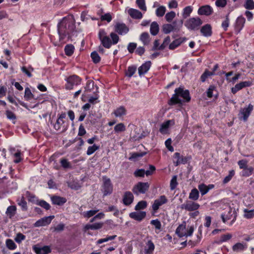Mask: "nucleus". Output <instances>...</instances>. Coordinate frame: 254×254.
<instances>
[{
	"label": "nucleus",
	"mask_w": 254,
	"mask_h": 254,
	"mask_svg": "<svg viewBox=\"0 0 254 254\" xmlns=\"http://www.w3.org/2000/svg\"><path fill=\"white\" fill-rule=\"evenodd\" d=\"M68 187L74 190H78L81 186L78 181H72L68 183Z\"/></svg>",
	"instance_id": "obj_47"
},
{
	"label": "nucleus",
	"mask_w": 254,
	"mask_h": 254,
	"mask_svg": "<svg viewBox=\"0 0 254 254\" xmlns=\"http://www.w3.org/2000/svg\"><path fill=\"white\" fill-rule=\"evenodd\" d=\"M91 58L94 64H98L101 61V58L96 51H93L91 53Z\"/></svg>",
	"instance_id": "obj_50"
},
{
	"label": "nucleus",
	"mask_w": 254,
	"mask_h": 254,
	"mask_svg": "<svg viewBox=\"0 0 254 254\" xmlns=\"http://www.w3.org/2000/svg\"><path fill=\"white\" fill-rule=\"evenodd\" d=\"M246 22L245 18L243 16H239L236 20L235 23V31L238 33L243 29Z\"/></svg>",
	"instance_id": "obj_19"
},
{
	"label": "nucleus",
	"mask_w": 254,
	"mask_h": 254,
	"mask_svg": "<svg viewBox=\"0 0 254 254\" xmlns=\"http://www.w3.org/2000/svg\"><path fill=\"white\" fill-rule=\"evenodd\" d=\"M159 30V25L156 22H153L150 25V32L153 35H156Z\"/></svg>",
	"instance_id": "obj_36"
},
{
	"label": "nucleus",
	"mask_w": 254,
	"mask_h": 254,
	"mask_svg": "<svg viewBox=\"0 0 254 254\" xmlns=\"http://www.w3.org/2000/svg\"><path fill=\"white\" fill-rule=\"evenodd\" d=\"M24 97L25 100L26 101H30L32 99H36V98L34 97L33 94L31 92V90L28 87H26L25 89Z\"/></svg>",
	"instance_id": "obj_37"
},
{
	"label": "nucleus",
	"mask_w": 254,
	"mask_h": 254,
	"mask_svg": "<svg viewBox=\"0 0 254 254\" xmlns=\"http://www.w3.org/2000/svg\"><path fill=\"white\" fill-rule=\"evenodd\" d=\"M183 19L173 21L172 25H173L174 30H179L183 26Z\"/></svg>",
	"instance_id": "obj_53"
},
{
	"label": "nucleus",
	"mask_w": 254,
	"mask_h": 254,
	"mask_svg": "<svg viewBox=\"0 0 254 254\" xmlns=\"http://www.w3.org/2000/svg\"><path fill=\"white\" fill-rule=\"evenodd\" d=\"M22 155V153L20 150H16V153H14V156H13L15 158L13 162L15 163L20 162L23 160V158L21 157Z\"/></svg>",
	"instance_id": "obj_54"
},
{
	"label": "nucleus",
	"mask_w": 254,
	"mask_h": 254,
	"mask_svg": "<svg viewBox=\"0 0 254 254\" xmlns=\"http://www.w3.org/2000/svg\"><path fill=\"white\" fill-rule=\"evenodd\" d=\"M133 199L134 197L132 192L129 191H126L123 196V203L125 205L128 206L132 203Z\"/></svg>",
	"instance_id": "obj_20"
},
{
	"label": "nucleus",
	"mask_w": 254,
	"mask_h": 254,
	"mask_svg": "<svg viewBox=\"0 0 254 254\" xmlns=\"http://www.w3.org/2000/svg\"><path fill=\"white\" fill-rule=\"evenodd\" d=\"M65 121L61 120L60 119H57L56 122L54 125V128L55 130L58 131L61 128L63 127V132L66 131L67 129V126L64 125Z\"/></svg>",
	"instance_id": "obj_26"
},
{
	"label": "nucleus",
	"mask_w": 254,
	"mask_h": 254,
	"mask_svg": "<svg viewBox=\"0 0 254 254\" xmlns=\"http://www.w3.org/2000/svg\"><path fill=\"white\" fill-rule=\"evenodd\" d=\"M36 204L45 209L46 210H49L51 208V206L49 203H48L44 200H39L36 203Z\"/></svg>",
	"instance_id": "obj_60"
},
{
	"label": "nucleus",
	"mask_w": 254,
	"mask_h": 254,
	"mask_svg": "<svg viewBox=\"0 0 254 254\" xmlns=\"http://www.w3.org/2000/svg\"><path fill=\"white\" fill-rule=\"evenodd\" d=\"M136 4L138 8L141 10L144 11H146L147 10L145 0H136Z\"/></svg>",
	"instance_id": "obj_52"
},
{
	"label": "nucleus",
	"mask_w": 254,
	"mask_h": 254,
	"mask_svg": "<svg viewBox=\"0 0 254 254\" xmlns=\"http://www.w3.org/2000/svg\"><path fill=\"white\" fill-rule=\"evenodd\" d=\"M74 47L72 44L66 45L64 47V53L65 54L68 56H71L74 52Z\"/></svg>",
	"instance_id": "obj_38"
},
{
	"label": "nucleus",
	"mask_w": 254,
	"mask_h": 254,
	"mask_svg": "<svg viewBox=\"0 0 254 254\" xmlns=\"http://www.w3.org/2000/svg\"><path fill=\"white\" fill-rule=\"evenodd\" d=\"M149 35L147 32L142 33L140 37V40L142 42L144 45H147L149 43Z\"/></svg>",
	"instance_id": "obj_56"
},
{
	"label": "nucleus",
	"mask_w": 254,
	"mask_h": 254,
	"mask_svg": "<svg viewBox=\"0 0 254 254\" xmlns=\"http://www.w3.org/2000/svg\"><path fill=\"white\" fill-rule=\"evenodd\" d=\"M16 207L15 205H10L6 209V214L9 218H12L16 213Z\"/></svg>",
	"instance_id": "obj_32"
},
{
	"label": "nucleus",
	"mask_w": 254,
	"mask_h": 254,
	"mask_svg": "<svg viewBox=\"0 0 254 254\" xmlns=\"http://www.w3.org/2000/svg\"><path fill=\"white\" fill-rule=\"evenodd\" d=\"M193 10V7L190 6H187L185 7L183 10L182 12V16L184 19H186L189 17Z\"/></svg>",
	"instance_id": "obj_40"
},
{
	"label": "nucleus",
	"mask_w": 254,
	"mask_h": 254,
	"mask_svg": "<svg viewBox=\"0 0 254 254\" xmlns=\"http://www.w3.org/2000/svg\"><path fill=\"white\" fill-rule=\"evenodd\" d=\"M146 213L145 211L132 212L129 213V217L138 221H142L146 216Z\"/></svg>",
	"instance_id": "obj_17"
},
{
	"label": "nucleus",
	"mask_w": 254,
	"mask_h": 254,
	"mask_svg": "<svg viewBox=\"0 0 254 254\" xmlns=\"http://www.w3.org/2000/svg\"><path fill=\"white\" fill-rule=\"evenodd\" d=\"M171 122H173L174 124V120H167L162 124L159 129L160 132L162 134H166L167 132Z\"/></svg>",
	"instance_id": "obj_29"
},
{
	"label": "nucleus",
	"mask_w": 254,
	"mask_h": 254,
	"mask_svg": "<svg viewBox=\"0 0 254 254\" xmlns=\"http://www.w3.org/2000/svg\"><path fill=\"white\" fill-rule=\"evenodd\" d=\"M199 195V193L198 190L196 188H194L191 190L190 193L189 198L193 201H195L198 199Z\"/></svg>",
	"instance_id": "obj_39"
},
{
	"label": "nucleus",
	"mask_w": 254,
	"mask_h": 254,
	"mask_svg": "<svg viewBox=\"0 0 254 254\" xmlns=\"http://www.w3.org/2000/svg\"><path fill=\"white\" fill-rule=\"evenodd\" d=\"M212 75H213V73L210 72V71L206 69L200 76V80L202 82H204L208 78L210 77Z\"/></svg>",
	"instance_id": "obj_44"
},
{
	"label": "nucleus",
	"mask_w": 254,
	"mask_h": 254,
	"mask_svg": "<svg viewBox=\"0 0 254 254\" xmlns=\"http://www.w3.org/2000/svg\"><path fill=\"white\" fill-rule=\"evenodd\" d=\"M102 46L106 49H110L112 45V41L109 37H104L100 40Z\"/></svg>",
	"instance_id": "obj_33"
},
{
	"label": "nucleus",
	"mask_w": 254,
	"mask_h": 254,
	"mask_svg": "<svg viewBox=\"0 0 254 254\" xmlns=\"http://www.w3.org/2000/svg\"><path fill=\"white\" fill-rule=\"evenodd\" d=\"M60 162L61 165V167L64 169H71L72 166L68 160L65 158H62L60 159Z\"/></svg>",
	"instance_id": "obj_41"
},
{
	"label": "nucleus",
	"mask_w": 254,
	"mask_h": 254,
	"mask_svg": "<svg viewBox=\"0 0 254 254\" xmlns=\"http://www.w3.org/2000/svg\"><path fill=\"white\" fill-rule=\"evenodd\" d=\"M149 186L148 182H138L133 187L132 191L136 195L144 194L148 190Z\"/></svg>",
	"instance_id": "obj_7"
},
{
	"label": "nucleus",
	"mask_w": 254,
	"mask_h": 254,
	"mask_svg": "<svg viewBox=\"0 0 254 254\" xmlns=\"http://www.w3.org/2000/svg\"><path fill=\"white\" fill-rule=\"evenodd\" d=\"M235 171L232 170L229 172V174L228 176H226L223 181V183L225 184L230 182L232 179L233 177L235 175Z\"/></svg>",
	"instance_id": "obj_59"
},
{
	"label": "nucleus",
	"mask_w": 254,
	"mask_h": 254,
	"mask_svg": "<svg viewBox=\"0 0 254 254\" xmlns=\"http://www.w3.org/2000/svg\"><path fill=\"white\" fill-rule=\"evenodd\" d=\"M214 188L213 184H209L208 186L205 184L202 183L198 186V189L199 190L201 195L206 194L210 190H211Z\"/></svg>",
	"instance_id": "obj_25"
},
{
	"label": "nucleus",
	"mask_w": 254,
	"mask_h": 254,
	"mask_svg": "<svg viewBox=\"0 0 254 254\" xmlns=\"http://www.w3.org/2000/svg\"><path fill=\"white\" fill-rule=\"evenodd\" d=\"M5 245L6 247L10 250H14L17 248V245L14 241L10 239H7L6 240Z\"/></svg>",
	"instance_id": "obj_46"
},
{
	"label": "nucleus",
	"mask_w": 254,
	"mask_h": 254,
	"mask_svg": "<svg viewBox=\"0 0 254 254\" xmlns=\"http://www.w3.org/2000/svg\"><path fill=\"white\" fill-rule=\"evenodd\" d=\"M51 199L53 204L59 206L64 205L67 201L66 198L58 195H54Z\"/></svg>",
	"instance_id": "obj_21"
},
{
	"label": "nucleus",
	"mask_w": 254,
	"mask_h": 254,
	"mask_svg": "<svg viewBox=\"0 0 254 254\" xmlns=\"http://www.w3.org/2000/svg\"><path fill=\"white\" fill-rule=\"evenodd\" d=\"M100 146L95 144H94L92 146H90L88 147L86 151L87 155H91L94 153L96 150L99 149Z\"/></svg>",
	"instance_id": "obj_51"
},
{
	"label": "nucleus",
	"mask_w": 254,
	"mask_h": 254,
	"mask_svg": "<svg viewBox=\"0 0 254 254\" xmlns=\"http://www.w3.org/2000/svg\"><path fill=\"white\" fill-rule=\"evenodd\" d=\"M117 237V235L109 236L107 235L105 238L100 239L96 242L97 245L101 244L103 243L107 242L109 241L114 240Z\"/></svg>",
	"instance_id": "obj_45"
},
{
	"label": "nucleus",
	"mask_w": 254,
	"mask_h": 254,
	"mask_svg": "<svg viewBox=\"0 0 254 254\" xmlns=\"http://www.w3.org/2000/svg\"><path fill=\"white\" fill-rule=\"evenodd\" d=\"M103 183L102 186V191L104 196L110 194L113 192V187L110 178L106 176L103 177Z\"/></svg>",
	"instance_id": "obj_5"
},
{
	"label": "nucleus",
	"mask_w": 254,
	"mask_h": 254,
	"mask_svg": "<svg viewBox=\"0 0 254 254\" xmlns=\"http://www.w3.org/2000/svg\"><path fill=\"white\" fill-rule=\"evenodd\" d=\"M174 29L172 24H166L163 26V31L165 34H169Z\"/></svg>",
	"instance_id": "obj_58"
},
{
	"label": "nucleus",
	"mask_w": 254,
	"mask_h": 254,
	"mask_svg": "<svg viewBox=\"0 0 254 254\" xmlns=\"http://www.w3.org/2000/svg\"><path fill=\"white\" fill-rule=\"evenodd\" d=\"M166 8L165 6H159L156 10L155 14L158 17H162L165 13Z\"/></svg>",
	"instance_id": "obj_48"
},
{
	"label": "nucleus",
	"mask_w": 254,
	"mask_h": 254,
	"mask_svg": "<svg viewBox=\"0 0 254 254\" xmlns=\"http://www.w3.org/2000/svg\"><path fill=\"white\" fill-rule=\"evenodd\" d=\"M178 183L177 182V176H174L171 181H170V189L171 190H175L177 186H178Z\"/></svg>",
	"instance_id": "obj_61"
},
{
	"label": "nucleus",
	"mask_w": 254,
	"mask_h": 254,
	"mask_svg": "<svg viewBox=\"0 0 254 254\" xmlns=\"http://www.w3.org/2000/svg\"><path fill=\"white\" fill-rule=\"evenodd\" d=\"M199 206L198 203L191 201H188L183 204V208L189 211H195L199 208Z\"/></svg>",
	"instance_id": "obj_16"
},
{
	"label": "nucleus",
	"mask_w": 254,
	"mask_h": 254,
	"mask_svg": "<svg viewBox=\"0 0 254 254\" xmlns=\"http://www.w3.org/2000/svg\"><path fill=\"white\" fill-rule=\"evenodd\" d=\"M136 68L137 67L135 65L129 66L125 72V75L128 77L130 78L136 72Z\"/></svg>",
	"instance_id": "obj_34"
},
{
	"label": "nucleus",
	"mask_w": 254,
	"mask_h": 254,
	"mask_svg": "<svg viewBox=\"0 0 254 254\" xmlns=\"http://www.w3.org/2000/svg\"><path fill=\"white\" fill-rule=\"evenodd\" d=\"M247 248L246 244H243L241 243H237L232 247V250L234 252H239L246 250Z\"/></svg>",
	"instance_id": "obj_30"
},
{
	"label": "nucleus",
	"mask_w": 254,
	"mask_h": 254,
	"mask_svg": "<svg viewBox=\"0 0 254 254\" xmlns=\"http://www.w3.org/2000/svg\"><path fill=\"white\" fill-rule=\"evenodd\" d=\"M252 85V82L251 81H245L237 83L234 87L231 88V92L235 94L237 92L244 88L250 87Z\"/></svg>",
	"instance_id": "obj_11"
},
{
	"label": "nucleus",
	"mask_w": 254,
	"mask_h": 254,
	"mask_svg": "<svg viewBox=\"0 0 254 254\" xmlns=\"http://www.w3.org/2000/svg\"><path fill=\"white\" fill-rule=\"evenodd\" d=\"M149 169L151 170V171H149L148 170L145 171V170L143 169H137L134 172V175L135 177H144L145 174L147 176H150L152 175L153 172L156 170V168L154 166L150 165Z\"/></svg>",
	"instance_id": "obj_8"
},
{
	"label": "nucleus",
	"mask_w": 254,
	"mask_h": 254,
	"mask_svg": "<svg viewBox=\"0 0 254 254\" xmlns=\"http://www.w3.org/2000/svg\"><path fill=\"white\" fill-rule=\"evenodd\" d=\"M186 40L187 38L185 37H180L176 39L170 44L169 49L171 50H174L184 43Z\"/></svg>",
	"instance_id": "obj_18"
},
{
	"label": "nucleus",
	"mask_w": 254,
	"mask_h": 254,
	"mask_svg": "<svg viewBox=\"0 0 254 254\" xmlns=\"http://www.w3.org/2000/svg\"><path fill=\"white\" fill-rule=\"evenodd\" d=\"M103 226V223L102 222H98L93 223L92 224H87L85 226V230H98L101 229Z\"/></svg>",
	"instance_id": "obj_31"
},
{
	"label": "nucleus",
	"mask_w": 254,
	"mask_h": 254,
	"mask_svg": "<svg viewBox=\"0 0 254 254\" xmlns=\"http://www.w3.org/2000/svg\"><path fill=\"white\" fill-rule=\"evenodd\" d=\"M155 245L151 240H148L144 249V254H153Z\"/></svg>",
	"instance_id": "obj_28"
},
{
	"label": "nucleus",
	"mask_w": 254,
	"mask_h": 254,
	"mask_svg": "<svg viewBox=\"0 0 254 254\" xmlns=\"http://www.w3.org/2000/svg\"><path fill=\"white\" fill-rule=\"evenodd\" d=\"M151 64L150 61H147L140 66L138 68L139 75L141 76L146 73L150 68Z\"/></svg>",
	"instance_id": "obj_14"
},
{
	"label": "nucleus",
	"mask_w": 254,
	"mask_h": 254,
	"mask_svg": "<svg viewBox=\"0 0 254 254\" xmlns=\"http://www.w3.org/2000/svg\"><path fill=\"white\" fill-rule=\"evenodd\" d=\"M75 20L72 15H68L58 23L57 25L59 41L64 43L75 35L76 32Z\"/></svg>",
	"instance_id": "obj_1"
},
{
	"label": "nucleus",
	"mask_w": 254,
	"mask_h": 254,
	"mask_svg": "<svg viewBox=\"0 0 254 254\" xmlns=\"http://www.w3.org/2000/svg\"><path fill=\"white\" fill-rule=\"evenodd\" d=\"M253 171L254 169L252 167H247L245 169H243L242 172V176L244 177H249L252 174Z\"/></svg>",
	"instance_id": "obj_57"
},
{
	"label": "nucleus",
	"mask_w": 254,
	"mask_h": 254,
	"mask_svg": "<svg viewBox=\"0 0 254 254\" xmlns=\"http://www.w3.org/2000/svg\"><path fill=\"white\" fill-rule=\"evenodd\" d=\"M147 205V203L146 201L141 200L139 201L135 206V210H139L145 209Z\"/></svg>",
	"instance_id": "obj_55"
},
{
	"label": "nucleus",
	"mask_w": 254,
	"mask_h": 254,
	"mask_svg": "<svg viewBox=\"0 0 254 254\" xmlns=\"http://www.w3.org/2000/svg\"><path fill=\"white\" fill-rule=\"evenodd\" d=\"M200 32L204 37H209L212 35V28L210 24H206L202 26L200 29Z\"/></svg>",
	"instance_id": "obj_13"
},
{
	"label": "nucleus",
	"mask_w": 254,
	"mask_h": 254,
	"mask_svg": "<svg viewBox=\"0 0 254 254\" xmlns=\"http://www.w3.org/2000/svg\"><path fill=\"white\" fill-rule=\"evenodd\" d=\"M168 202L166 196L164 195H161L158 199L154 200L152 205L153 210L156 212L159 207L162 205L166 204Z\"/></svg>",
	"instance_id": "obj_10"
},
{
	"label": "nucleus",
	"mask_w": 254,
	"mask_h": 254,
	"mask_svg": "<svg viewBox=\"0 0 254 254\" xmlns=\"http://www.w3.org/2000/svg\"><path fill=\"white\" fill-rule=\"evenodd\" d=\"M213 12L212 7L209 5H204L199 7L197 13L199 15L209 16Z\"/></svg>",
	"instance_id": "obj_12"
},
{
	"label": "nucleus",
	"mask_w": 254,
	"mask_h": 254,
	"mask_svg": "<svg viewBox=\"0 0 254 254\" xmlns=\"http://www.w3.org/2000/svg\"><path fill=\"white\" fill-rule=\"evenodd\" d=\"M186 223L185 222H184V223L179 225L177 228L176 230V234L179 238H182L186 236Z\"/></svg>",
	"instance_id": "obj_27"
},
{
	"label": "nucleus",
	"mask_w": 254,
	"mask_h": 254,
	"mask_svg": "<svg viewBox=\"0 0 254 254\" xmlns=\"http://www.w3.org/2000/svg\"><path fill=\"white\" fill-rule=\"evenodd\" d=\"M244 217L245 218L251 219L254 217V209L248 210L247 209H245L244 210Z\"/></svg>",
	"instance_id": "obj_49"
},
{
	"label": "nucleus",
	"mask_w": 254,
	"mask_h": 254,
	"mask_svg": "<svg viewBox=\"0 0 254 254\" xmlns=\"http://www.w3.org/2000/svg\"><path fill=\"white\" fill-rule=\"evenodd\" d=\"M127 13L132 18L134 19H140L143 16L142 13L139 10L132 8H130Z\"/></svg>",
	"instance_id": "obj_22"
},
{
	"label": "nucleus",
	"mask_w": 254,
	"mask_h": 254,
	"mask_svg": "<svg viewBox=\"0 0 254 254\" xmlns=\"http://www.w3.org/2000/svg\"><path fill=\"white\" fill-rule=\"evenodd\" d=\"M237 213L235 210H232L231 208H230L229 211L227 213L225 212L221 214V218L222 221L224 223H226L228 220L232 219L231 222L229 223V226H232L234 223L235 222L237 219Z\"/></svg>",
	"instance_id": "obj_6"
},
{
	"label": "nucleus",
	"mask_w": 254,
	"mask_h": 254,
	"mask_svg": "<svg viewBox=\"0 0 254 254\" xmlns=\"http://www.w3.org/2000/svg\"><path fill=\"white\" fill-rule=\"evenodd\" d=\"M110 37L111 38V41L113 45L117 44L119 41V36L114 32H111L110 33Z\"/></svg>",
	"instance_id": "obj_64"
},
{
	"label": "nucleus",
	"mask_w": 254,
	"mask_h": 254,
	"mask_svg": "<svg viewBox=\"0 0 254 254\" xmlns=\"http://www.w3.org/2000/svg\"><path fill=\"white\" fill-rule=\"evenodd\" d=\"M190 100L191 97L189 90L185 89L184 86H181L175 89L174 93L168 101L167 103L171 106L176 105L182 106L184 103H188Z\"/></svg>",
	"instance_id": "obj_2"
},
{
	"label": "nucleus",
	"mask_w": 254,
	"mask_h": 254,
	"mask_svg": "<svg viewBox=\"0 0 254 254\" xmlns=\"http://www.w3.org/2000/svg\"><path fill=\"white\" fill-rule=\"evenodd\" d=\"M150 224L154 226L156 233H158V232L161 231L162 225L159 219H156L151 220Z\"/></svg>",
	"instance_id": "obj_35"
},
{
	"label": "nucleus",
	"mask_w": 254,
	"mask_h": 254,
	"mask_svg": "<svg viewBox=\"0 0 254 254\" xmlns=\"http://www.w3.org/2000/svg\"><path fill=\"white\" fill-rule=\"evenodd\" d=\"M254 109V106L250 104L247 108L243 109L240 113L243 115V119L244 121H247L251 112Z\"/></svg>",
	"instance_id": "obj_23"
},
{
	"label": "nucleus",
	"mask_w": 254,
	"mask_h": 254,
	"mask_svg": "<svg viewBox=\"0 0 254 254\" xmlns=\"http://www.w3.org/2000/svg\"><path fill=\"white\" fill-rule=\"evenodd\" d=\"M175 16L176 13L173 11H171L166 14L165 19L168 22H171Z\"/></svg>",
	"instance_id": "obj_63"
},
{
	"label": "nucleus",
	"mask_w": 254,
	"mask_h": 254,
	"mask_svg": "<svg viewBox=\"0 0 254 254\" xmlns=\"http://www.w3.org/2000/svg\"><path fill=\"white\" fill-rule=\"evenodd\" d=\"M127 114V111L126 108L123 106H121L115 109L112 114L114 115L116 118H122Z\"/></svg>",
	"instance_id": "obj_24"
},
{
	"label": "nucleus",
	"mask_w": 254,
	"mask_h": 254,
	"mask_svg": "<svg viewBox=\"0 0 254 254\" xmlns=\"http://www.w3.org/2000/svg\"><path fill=\"white\" fill-rule=\"evenodd\" d=\"M126 130V126L123 123H119L114 127V131L115 133H119L121 132H124Z\"/></svg>",
	"instance_id": "obj_43"
},
{
	"label": "nucleus",
	"mask_w": 254,
	"mask_h": 254,
	"mask_svg": "<svg viewBox=\"0 0 254 254\" xmlns=\"http://www.w3.org/2000/svg\"><path fill=\"white\" fill-rule=\"evenodd\" d=\"M244 7L246 9L253 10L254 9V1L253 0H246L244 4Z\"/></svg>",
	"instance_id": "obj_62"
},
{
	"label": "nucleus",
	"mask_w": 254,
	"mask_h": 254,
	"mask_svg": "<svg viewBox=\"0 0 254 254\" xmlns=\"http://www.w3.org/2000/svg\"><path fill=\"white\" fill-rule=\"evenodd\" d=\"M114 30L115 32L121 35H125L129 31V28L126 24L120 22H117L114 25Z\"/></svg>",
	"instance_id": "obj_9"
},
{
	"label": "nucleus",
	"mask_w": 254,
	"mask_h": 254,
	"mask_svg": "<svg viewBox=\"0 0 254 254\" xmlns=\"http://www.w3.org/2000/svg\"><path fill=\"white\" fill-rule=\"evenodd\" d=\"M202 23L199 17H191L186 21L185 26L190 30H196L199 29Z\"/></svg>",
	"instance_id": "obj_4"
},
{
	"label": "nucleus",
	"mask_w": 254,
	"mask_h": 254,
	"mask_svg": "<svg viewBox=\"0 0 254 254\" xmlns=\"http://www.w3.org/2000/svg\"><path fill=\"white\" fill-rule=\"evenodd\" d=\"M82 78L76 74H73L68 76L65 78L66 83L64 85L65 88L66 90H72L74 86L80 85L82 82Z\"/></svg>",
	"instance_id": "obj_3"
},
{
	"label": "nucleus",
	"mask_w": 254,
	"mask_h": 254,
	"mask_svg": "<svg viewBox=\"0 0 254 254\" xmlns=\"http://www.w3.org/2000/svg\"><path fill=\"white\" fill-rule=\"evenodd\" d=\"M33 250L36 254H49L51 252V249L49 246H45L42 248L34 246Z\"/></svg>",
	"instance_id": "obj_15"
},
{
	"label": "nucleus",
	"mask_w": 254,
	"mask_h": 254,
	"mask_svg": "<svg viewBox=\"0 0 254 254\" xmlns=\"http://www.w3.org/2000/svg\"><path fill=\"white\" fill-rule=\"evenodd\" d=\"M21 69L22 72L26 74L28 77H31L32 76L31 72L34 70V68L31 65H29L28 67L25 66H23L21 67Z\"/></svg>",
	"instance_id": "obj_42"
}]
</instances>
